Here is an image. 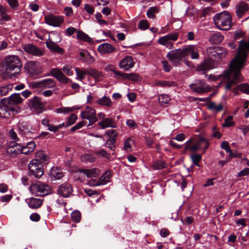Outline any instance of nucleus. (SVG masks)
<instances>
[{"label": "nucleus", "instance_id": "a18cd8bd", "mask_svg": "<svg viewBox=\"0 0 249 249\" xmlns=\"http://www.w3.org/2000/svg\"><path fill=\"white\" fill-rule=\"evenodd\" d=\"M81 160L83 162H92L95 160V158L92 154H84L81 157Z\"/></svg>", "mask_w": 249, "mask_h": 249}, {"label": "nucleus", "instance_id": "4d7b16f0", "mask_svg": "<svg viewBox=\"0 0 249 249\" xmlns=\"http://www.w3.org/2000/svg\"><path fill=\"white\" fill-rule=\"evenodd\" d=\"M220 147L222 149L225 150L227 153L231 152V147L229 143L227 141H223L221 143Z\"/></svg>", "mask_w": 249, "mask_h": 249}, {"label": "nucleus", "instance_id": "9b49d317", "mask_svg": "<svg viewBox=\"0 0 249 249\" xmlns=\"http://www.w3.org/2000/svg\"><path fill=\"white\" fill-rule=\"evenodd\" d=\"M45 22L51 26H60L64 21L62 16H56L53 14L48 15L45 17Z\"/></svg>", "mask_w": 249, "mask_h": 249}, {"label": "nucleus", "instance_id": "c03bdc74", "mask_svg": "<svg viewBox=\"0 0 249 249\" xmlns=\"http://www.w3.org/2000/svg\"><path fill=\"white\" fill-rule=\"evenodd\" d=\"M159 12L158 8L156 7H151L147 11L146 15L149 18H155V13Z\"/></svg>", "mask_w": 249, "mask_h": 249}, {"label": "nucleus", "instance_id": "412c9836", "mask_svg": "<svg viewBox=\"0 0 249 249\" xmlns=\"http://www.w3.org/2000/svg\"><path fill=\"white\" fill-rule=\"evenodd\" d=\"M10 111L6 103H1V99L0 101V118H9L11 116Z\"/></svg>", "mask_w": 249, "mask_h": 249}, {"label": "nucleus", "instance_id": "423d86ee", "mask_svg": "<svg viewBox=\"0 0 249 249\" xmlns=\"http://www.w3.org/2000/svg\"><path fill=\"white\" fill-rule=\"evenodd\" d=\"M28 169L30 175L36 178H40L44 174L42 163L38 160H33L29 163Z\"/></svg>", "mask_w": 249, "mask_h": 249}, {"label": "nucleus", "instance_id": "20e7f679", "mask_svg": "<svg viewBox=\"0 0 249 249\" xmlns=\"http://www.w3.org/2000/svg\"><path fill=\"white\" fill-rule=\"evenodd\" d=\"M6 71H15L16 72H19L22 64L19 58L15 55H8L3 60Z\"/></svg>", "mask_w": 249, "mask_h": 249}, {"label": "nucleus", "instance_id": "0e129e2a", "mask_svg": "<svg viewBox=\"0 0 249 249\" xmlns=\"http://www.w3.org/2000/svg\"><path fill=\"white\" fill-rule=\"evenodd\" d=\"M85 124V121H82L81 122H79L75 125L72 127L71 129V132H74L75 130H78L80 128H81L82 126H83Z\"/></svg>", "mask_w": 249, "mask_h": 249}, {"label": "nucleus", "instance_id": "f8f14e48", "mask_svg": "<svg viewBox=\"0 0 249 249\" xmlns=\"http://www.w3.org/2000/svg\"><path fill=\"white\" fill-rule=\"evenodd\" d=\"M22 49L27 53L35 56H41L44 52L32 44H25L22 45Z\"/></svg>", "mask_w": 249, "mask_h": 249}, {"label": "nucleus", "instance_id": "39448f33", "mask_svg": "<svg viewBox=\"0 0 249 249\" xmlns=\"http://www.w3.org/2000/svg\"><path fill=\"white\" fill-rule=\"evenodd\" d=\"M22 102V99L19 93H14L8 98H4L1 99V103H6L9 109L14 114L18 113L19 111L18 105Z\"/></svg>", "mask_w": 249, "mask_h": 249}, {"label": "nucleus", "instance_id": "ddd939ff", "mask_svg": "<svg viewBox=\"0 0 249 249\" xmlns=\"http://www.w3.org/2000/svg\"><path fill=\"white\" fill-rule=\"evenodd\" d=\"M95 110L90 107H87L85 110L82 111L81 116L83 119H88L90 123H93L96 121Z\"/></svg>", "mask_w": 249, "mask_h": 249}, {"label": "nucleus", "instance_id": "5fc2aeb1", "mask_svg": "<svg viewBox=\"0 0 249 249\" xmlns=\"http://www.w3.org/2000/svg\"><path fill=\"white\" fill-rule=\"evenodd\" d=\"M9 135L10 138L13 139L15 142H20L19 139L18 137L16 132L12 129L9 131Z\"/></svg>", "mask_w": 249, "mask_h": 249}, {"label": "nucleus", "instance_id": "58836bf2", "mask_svg": "<svg viewBox=\"0 0 249 249\" xmlns=\"http://www.w3.org/2000/svg\"><path fill=\"white\" fill-rule=\"evenodd\" d=\"M134 143V139L129 137L126 139L124 144V148L125 151H131L132 150V144Z\"/></svg>", "mask_w": 249, "mask_h": 249}, {"label": "nucleus", "instance_id": "b1692460", "mask_svg": "<svg viewBox=\"0 0 249 249\" xmlns=\"http://www.w3.org/2000/svg\"><path fill=\"white\" fill-rule=\"evenodd\" d=\"M42 204V200L32 197L30 199L28 202V205L31 208L36 209L40 207Z\"/></svg>", "mask_w": 249, "mask_h": 249}, {"label": "nucleus", "instance_id": "f257e3e1", "mask_svg": "<svg viewBox=\"0 0 249 249\" xmlns=\"http://www.w3.org/2000/svg\"><path fill=\"white\" fill-rule=\"evenodd\" d=\"M243 65L236 61V59L231 61L230 65V70L224 73V77L228 79L225 87L226 90H231L232 86L243 81V78L241 74L240 70Z\"/></svg>", "mask_w": 249, "mask_h": 249}, {"label": "nucleus", "instance_id": "5701e85b", "mask_svg": "<svg viewBox=\"0 0 249 249\" xmlns=\"http://www.w3.org/2000/svg\"><path fill=\"white\" fill-rule=\"evenodd\" d=\"M99 170L96 168L92 169H80L79 172L84 173L88 178L96 177L99 174Z\"/></svg>", "mask_w": 249, "mask_h": 249}, {"label": "nucleus", "instance_id": "2eb2a0df", "mask_svg": "<svg viewBox=\"0 0 249 249\" xmlns=\"http://www.w3.org/2000/svg\"><path fill=\"white\" fill-rule=\"evenodd\" d=\"M29 72L33 75H38L42 73L40 65L38 62L31 61L27 64Z\"/></svg>", "mask_w": 249, "mask_h": 249}, {"label": "nucleus", "instance_id": "4c0bfd02", "mask_svg": "<svg viewBox=\"0 0 249 249\" xmlns=\"http://www.w3.org/2000/svg\"><path fill=\"white\" fill-rule=\"evenodd\" d=\"M36 158L35 160H38L41 162L46 161L48 160L49 157L46 155L43 151H39L36 153Z\"/></svg>", "mask_w": 249, "mask_h": 249}, {"label": "nucleus", "instance_id": "6e6d98bb", "mask_svg": "<svg viewBox=\"0 0 249 249\" xmlns=\"http://www.w3.org/2000/svg\"><path fill=\"white\" fill-rule=\"evenodd\" d=\"M73 110V108H70L68 107L58 108L56 109V112L58 113H66L71 112Z\"/></svg>", "mask_w": 249, "mask_h": 249}, {"label": "nucleus", "instance_id": "8fccbe9b", "mask_svg": "<svg viewBox=\"0 0 249 249\" xmlns=\"http://www.w3.org/2000/svg\"><path fill=\"white\" fill-rule=\"evenodd\" d=\"M95 102L101 106H109V98L104 96L103 98L96 100Z\"/></svg>", "mask_w": 249, "mask_h": 249}, {"label": "nucleus", "instance_id": "09e8293b", "mask_svg": "<svg viewBox=\"0 0 249 249\" xmlns=\"http://www.w3.org/2000/svg\"><path fill=\"white\" fill-rule=\"evenodd\" d=\"M233 117L229 115L225 119V122L223 124V127H231L234 124V122H232Z\"/></svg>", "mask_w": 249, "mask_h": 249}, {"label": "nucleus", "instance_id": "338daca9", "mask_svg": "<svg viewBox=\"0 0 249 249\" xmlns=\"http://www.w3.org/2000/svg\"><path fill=\"white\" fill-rule=\"evenodd\" d=\"M170 234V231L165 228L161 229L160 231V235L163 238L167 237Z\"/></svg>", "mask_w": 249, "mask_h": 249}, {"label": "nucleus", "instance_id": "bf43d9fd", "mask_svg": "<svg viewBox=\"0 0 249 249\" xmlns=\"http://www.w3.org/2000/svg\"><path fill=\"white\" fill-rule=\"evenodd\" d=\"M30 86L33 89L43 88L42 81L33 82L30 83Z\"/></svg>", "mask_w": 249, "mask_h": 249}, {"label": "nucleus", "instance_id": "13d9d810", "mask_svg": "<svg viewBox=\"0 0 249 249\" xmlns=\"http://www.w3.org/2000/svg\"><path fill=\"white\" fill-rule=\"evenodd\" d=\"M72 67L69 65H67L63 68V71L68 76H71L73 74V71L71 70Z\"/></svg>", "mask_w": 249, "mask_h": 249}, {"label": "nucleus", "instance_id": "c756f323", "mask_svg": "<svg viewBox=\"0 0 249 249\" xmlns=\"http://www.w3.org/2000/svg\"><path fill=\"white\" fill-rule=\"evenodd\" d=\"M117 136L118 133L116 132V131L115 130H110V150H112L113 147H115L113 144L114 143H115L117 138Z\"/></svg>", "mask_w": 249, "mask_h": 249}, {"label": "nucleus", "instance_id": "de8ad7c7", "mask_svg": "<svg viewBox=\"0 0 249 249\" xmlns=\"http://www.w3.org/2000/svg\"><path fill=\"white\" fill-rule=\"evenodd\" d=\"M138 28L141 30H145L149 28V24L146 20H141L138 23Z\"/></svg>", "mask_w": 249, "mask_h": 249}, {"label": "nucleus", "instance_id": "603ef678", "mask_svg": "<svg viewBox=\"0 0 249 249\" xmlns=\"http://www.w3.org/2000/svg\"><path fill=\"white\" fill-rule=\"evenodd\" d=\"M77 119V116L74 114H71L68 118L67 123H66V126L68 127L72 125Z\"/></svg>", "mask_w": 249, "mask_h": 249}, {"label": "nucleus", "instance_id": "37998d69", "mask_svg": "<svg viewBox=\"0 0 249 249\" xmlns=\"http://www.w3.org/2000/svg\"><path fill=\"white\" fill-rule=\"evenodd\" d=\"M196 142L199 144V145H200V147L201 143L204 142L205 143V147L201 149L203 153L205 152V151H206V150L208 149V147L210 145L209 140L203 137H199V138L197 141Z\"/></svg>", "mask_w": 249, "mask_h": 249}, {"label": "nucleus", "instance_id": "a19ab883", "mask_svg": "<svg viewBox=\"0 0 249 249\" xmlns=\"http://www.w3.org/2000/svg\"><path fill=\"white\" fill-rule=\"evenodd\" d=\"M218 49L217 50V59H221L226 56L228 52L224 47L221 46H218Z\"/></svg>", "mask_w": 249, "mask_h": 249}, {"label": "nucleus", "instance_id": "1a4fd4ad", "mask_svg": "<svg viewBox=\"0 0 249 249\" xmlns=\"http://www.w3.org/2000/svg\"><path fill=\"white\" fill-rule=\"evenodd\" d=\"M110 71H112L110 69ZM114 77L121 79H129L133 81H139L141 80V77L136 73H124L115 70H112Z\"/></svg>", "mask_w": 249, "mask_h": 249}, {"label": "nucleus", "instance_id": "393cba45", "mask_svg": "<svg viewBox=\"0 0 249 249\" xmlns=\"http://www.w3.org/2000/svg\"><path fill=\"white\" fill-rule=\"evenodd\" d=\"M158 42L163 46H165L166 48H168L169 49H172L173 48L174 44L171 41H170L168 40L167 38L165 36L160 37L158 41Z\"/></svg>", "mask_w": 249, "mask_h": 249}, {"label": "nucleus", "instance_id": "a211bd4d", "mask_svg": "<svg viewBox=\"0 0 249 249\" xmlns=\"http://www.w3.org/2000/svg\"><path fill=\"white\" fill-rule=\"evenodd\" d=\"M47 47L52 52L54 53H58L59 54H63L64 50L60 47L56 43L49 40L46 42Z\"/></svg>", "mask_w": 249, "mask_h": 249}, {"label": "nucleus", "instance_id": "f704fd0d", "mask_svg": "<svg viewBox=\"0 0 249 249\" xmlns=\"http://www.w3.org/2000/svg\"><path fill=\"white\" fill-rule=\"evenodd\" d=\"M108 171H107L99 178L98 180L97 185H105L109 181V173Z\"/></svg>", "mask_w": 249, "mask_h": 249}, {"label": "nucleus", "instance_id": "e433bc0d", "mask_svg": "<svg viewBox=\"0 0 249 249\" xmlns=\"http://www.w3.org/2000/svg\"><path fill=\"white\" fill-rule=\"evenodd\" d=\"M170 98L167 94H161L159 96V101L161 106H165L169 103Z\"/></svg>", "mask_w": 249, "mask_h": 249}, {"label": "nucleus", "instance_id": "c85d7f7f", "mask_svg": "<svg viewBox=\"0 0 249 249\" xmlns=\"http://www.w3.org/2000/svg\"><path fill=\"white\" fill-rule=\"evenodd\" d=\"M218 46L209 47L207 49L206 52L208 57L211 59H217V50Z\"/></svg>", "mask_w": 249, "mask_h": 249}, {"label": "nucleus", "instance_id": "774afa93", "mask_svg": "<svg viewBox=\"0 0 249 249\" xmlns=\"http://www.w3.org/2000/svg\"><path fill=\"white\" fill-rule=\"evenodd\" d=\"M99 124L102 128H105L109 126V119L107 118L105 120L99 122Z\"/></svg>", "mask_w": 249, "mask_h": 249}, {"label": "nucleus", "instance_id": "f03ea898", "mask_svg": "<svg viewBox=\"0 0 249 249\" xmlns=\"http://www.w3.org/2000/svg\"><path fill=\"white\" fill-rule=\"evenodd\" d=\"M213 20L217 27L223 30H228L232 26V17L227 11L216 14L213 18Z\"/></svg>", "mask_w": 249, "mask_h": 249}, {"label": "nucleus", "instance_id": "052dcab7", "mask_svg": "<svg viewBox=\"0 0 249 249\" xmlns=\"http://www.w3.org/2000/svg\"><path fill=\"white\" fill-rule=\"evenodd\" d=\"M187 149H189V151L192 152H196L198 150L201 149V147L199 145V144L196 142L191 146H188Z\"/></svg>", "mask_w": 249, "mask_h": 249}, {"label": "nucleus", "instance_id": "9d476101", "mask_svg": "<svg viewBox=\"0 0 249 249\" xmlns=\"http://www.w3.org/2000/svg\"><path fill=\"white\" fill-rule=\"evenodd\" d=\"M50 75L55 77L61 83L67 84L71 82V80L65 76L60 69H51Z\"/></svg>", "mask_w": 249, "mask_h": 249}, {"label": "nucleus", "instance_id": "bb28decb", "mask_svg": "<svg viewBox=\"0 0 249 249\" xmlns=\"http://www.w3.org/2000/svg\"><path fill=\"white\" fill-rule=\"evenodd\" d=\"M189 87L194 91L198 93H203L210 90V88H206V87L196 86V85H190Z\"/></svg>", "mask_w": 249, "mask_h": 249}, {"label": "nucleus", "instance_id": "a878e982", "mask_svg": "<svg viewBox=\"0 0 249 249\" xmlns=\"http://www.w3.org/2000/svg\"><path fill=\"white\" fill-rule=\"evenodd\" d=\"M209 40L211 43L218 44L223 41V36L220 33H215L211 36Z\"/></svg>", "mask_w": 249, "mask_h": 249}, {"label": "nucleus", "instance_id": "f3484780", "mask_svg": "<svg viewBox=\"0 0 249 249\" xmlns=\"http://www.w3.org/2000/svg\"><path fill=\"white\" fill-rule=\"evenodd\" d=\"M8 152L13 157L21 153V142H10Z\"/></svg>", "mask_w": 249, "mask_h": 249}, {"label": "nucleus", "instance_id": "79ce46f5", "mask_svg": "<svg viewBox=\"0 0 249 249\" xmlns=\"http://www.w3.org/2000/svg\"><path fill=\"white\" fill-rule=\"evenodd\" d=\"M98 51L102 54L107 53L109 52V44L104 43L100 45L98 47Z\"/></svg>", "mask_w": 249, "mask_h": 249}, {"label": "nucleus", "instance_id": "c9c22d12", "mask_svg": "<svg viewBox=\"0 0 249 249\" xmlns=\"http://www.w3.org/2000/svg\"><path fill=\"white\" fill-rule=\"evenodd\" d=\"M75 70L77 76L76 79L80 81H82L84 78L85 75L87 74V69H80L76 68Z\"/></svg>", "mask_w": 249, "mask_h": 249}, {"label": "nucleus", "instance_id": "6e6552de", "mask_svg": "<svg viewBox=\"0 0 249 249\" xmlns=\"http://www.w3.org/2000/svg\"><path fill=\"white\" fill-rule=\"evenodd\" d=\"M28 106L34 113L38 115L45 110V104L37 96H34L30 99L28 101Z\"/></svg>", "mask_w": 249, "mask_h": 249}, {"label": "nucleus", "instance_id": "dca6fc26", "mask_svg": "<svg viewBox=\"0 0 249 249\" xmlns=\"http://www.w3.org/2000/svg\"><path fill=\"white\" fill-rule=\"evenodd\" d=\"M133 58L131 56H126L120 62V67L125 70H128L133 68L134 65Z\"/></svg>", "mask_w": 249, "mask_h": 249}, {"label": "nucleus", "instance_id": "cd10ccee", "mask_svg": "<svg viewBox=\"0 0 249 249\" xmlns=\"http://www.w3.org/2000/svg\"><path fill=\"white\" fill-rule=\"evenodd\" d=\"M207 108L210 110L215 111L216 112H219L223 110V106L222 103L216 106L214 102H210L208 105Z\"/></svg>", "mask_w": 249, "mask_h": 249}, {"label": "nucleus", "instance_id": "7c9ffc66", "mask_svg": "<svg viewBox=\"0 0 249 249\" xmlns=\"http://www.w3.org/2000/svg\"><path fill=\"white\" fill-rule=\"evenodd\" d=\"M77 38L88 42H92V39L87 34L81 31H77Z\"/></svg>", "mask_w": 249, "mask_h": 249}, {"label": "nucleus", "instance_id": "4468645a", "mask_svg": "<svg viewBox=\"0 0 249 249\" xmlns=\"http://www.w3.org/2000/svg\"><path fill=\"white\" fill-rule=\"evenodd\" d=\"M72 192V189L70 184L65 183L60 185L57 189V194L64 197L70 196Z\"/></svg>", "mask_w": 249, "mask_h": 249}, {"label": "nucleus", "instance_id": "3c124183", "mask_svg": "<svg viewBox=\"0 0 249 249\" xmlns=\"http://www.w3.org/2000/svg\"><path fill=\"white\" fill-rule=\"evenodd\" d=\"M12 86L8 85L0 88V93L1 96L6 95L11 90Z\"/></svg>", "mask_w": 249, "mask_h": 249}, {"label": "nucleus", "instance_id": "2f4dec72", "mask_svg": "<svg viewBox=\"0 0 249 249\" xmlns=\"http://www.w3.org/2000/svg\"><path fill=\"white\" fill-rule=\"evenodd\" d=\"M155 85L161 87H171L176 86V83L174 81H157Z\"/></svg>", "mask_w": 249, "mask_h": 249}, {"label": "nucleus", "instance_id": "6ab92c4d", "mask_svg": "<svg viewBox=\"0 0 249 249\" xmlns=\"http://www.w3.org/2000/svg\"><path fill=\"white\" fill-rule=\"evenodd\" d=\"M249 10V5L244 2H240L236 6V14L239 18H241Z\"/></svg>", "mask_w": 249, "mask_h": 249}, {"label": "nucleus", "instance_id": "864d4df0", "mask_svg": "<svg viewBox=\"0 0 249 249\" xmlns=\"http://www.w3.org/2000/svg\"><path fill=\"white\" fill-rule=\"evenodd\" d=\"M178 36L179 34L178 33H170L165 35L168 40L170 41H176L178 39Z\"/></svg>", "mask_w": 249, "mask_h": 249}, {"label": "nucleus", "instance_id": "69168bd1", "mask_svg": "<svg viewBox=\"0 0 249 249\" xmlns=\"http://www.w3.org/2000/svg\"><path fill=\"white\" fill-rule=\"evenodd\" d=\"M64 12L67 17H71L73 14L72 9L70 7H65Z\"/></svg>", "mask_w": 249, "mask_h": 249}, {"label": "nucleus", "instance_id": "49530a36", "mask_svg": "<svg viewBox=\"0 0 249 249\" xmlns=\"http://www.w3.org/2000/svg\"><path fill=\"white\" fill-rule=\"evenodd\" d=\"M240 91L246 94H249V85L248 83H242L238 85Z\"/></svg>", "mask_w": 249, "mask_h": 249}, {"label": "nucleus", "instance_id": "72a5a7b5", "mask_svg": "<svg viewBox=\"0 0 249 249\" xmlns=\"http://www.w3.org/2000/svg\"><path fill=\"white\" fill-rule=\"evenodd\" d=\"M202 156L198 154H193L190 155V159L194 165L200 167L199 162L202 160Z\"/></svg>", "mask_w": 249, "mask_h": 249}, {"label": "nucleus", "instance_id": "473e14b6", "mask_svg": "<svg viewBox=\"0 0 249 249\" xmlns=\"http://www.w3.org/2000/svg\"><path fill=\"white\" fill-rule=\"evenodd\" d=\"M43 88H51L54 87L56 85L55 81L53 79L49 78L42 80Z\"/></svg>", "mask_w": 249, "mask_h": 249}, {"label": "nucleus", "instance_id": "0eeeda50", "mask_svg": "<svg viewBox=\"0 0 249 249\" xmlns=\"http://www.w3.org/2000/svg\"><path fill=\"white\" fill-rule=\"evenodd\" d=\"M31 192L36 196H44L51 192V187L47 184L38 181L30 187Z\"/></svg>", "mask_w": 249, "mask_h": 249}, {"label": "nucleus", "instance_id": "ea45409f", "mask_svg": "<svg viewBox=\"0 0 249 249\" xmlns=\"http://www.w3.org/2000/svg\"><path fill=\"white\" fill-rule=\"evenodd\" d=\"M167 164L164 161L158 160L153 164V168L155 170H160L166 168Z\"/></svg>", "mask_w": 249, "mask_h": 249}, {"label": "nucleus", "instance_id": "aec40b11", "mask_svg": "<svg viewBox=\"0 0 249 249\" xmlns=\"http://www.w3.org/2000/svg\"><path fill=\"white\" fill-rule=\"evenodd\" d=\"M186 56L191 54L192 59H198L199 57L198 51L195 45H190L185 48Z\"/></svg>", "mask_w": 249, "mask_h": 249}, {"label": "nucleus", "instance_id": "4be33fe9", "mask_svg": "<svg viewBox=\"0 0 249 249\" xmlns=\"http://www.w3.org/2000/svg\"><path fill=\"white\" fill-rule=\"evenodd\" d=\"M211 69V63L207 60H205L204 62L198 65L196 71H203L204 73Z\"/></svg>", "mask_w": 249, "mask_h": 249}, {"label": "nucleus", "instance_id": "680f3d73", "mask_svg": "<svg viewBox=\"0 0 249 249\" xmlns=\"http://www.w3.org/2000/svg\"><path fill=\"white\" fill-rule=\"evenodd\" d=\"M87 74L90 75L93 77H97L99 76V72L94 69H87Z\"/></svg>", "mask_w": 249, "mask_h": 249}, {"label": "nucleus", "instance_id": "7ed1b4c3", "mask_svg": "<svg viewBox=\"0 0 249 249\" xmlns=\"http://www.w3.org/2000/svg\"><path fill=\"white\" fill-rule=\"evenodd\" d=\"M186 51L185 48L183 49H177L168 52L166 57L174 66H179L186 57Z\"/></svg>", "mask_w": 249, "mask_h": 249}, {"label": "nucleus", "instance_id": "e2e57ef3", "mask_svg": "<svg viewBox=\"0 0 249 249\" xmlns=\"http://www.w3.org/2000/svg\"><path fill=\"white\" fill-rule=\"evenodd\" d=\"M162 63L163 65V70L165 72H169L171 71L172 67L169 65V63L167 61L164 60L162 61Z\"/></svg>", "mask_w": 249, "mask_h": 249}]
</instances>
